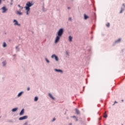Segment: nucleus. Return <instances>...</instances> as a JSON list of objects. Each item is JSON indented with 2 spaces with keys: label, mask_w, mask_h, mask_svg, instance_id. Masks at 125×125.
Here are the masks:
<instances>
[{
  "label": "nucleus",
  "mask_w": 125,
  "mask_h": 125,
  "mask_svg": "<svg viewBox=\"0 0 125 125\" xmlns=\"http://www.w3.org/2000/svg\"><path fill=\"white\" fill-rule=\"evenodd\" d=\"M22 94H23V92H21L20 93H19V94L18 95V96L19 97L21 96V95H22Z\"/></svg>",
  "instance_id": "14"
},
{
  "label": "nucleus",
  "mask_w": 125,
  "mask_h": 125,
  "mask_svg": "<svg viewBox=\"0 0 125 125\" xmlns=\"http://www.w3.org/2000/svg\"><path fill=\"white\" fill-rule=\"evenodd\" d=\"M28 119V116H23V117H20L19 118V120L20 121H22L23 120H26Z\"/></svg>",
  "instance_id": "3"
},
{
  "label": "nucleus",
  "mask_w": 125,
  "mask_h": 125,
  "mask_svg": "<svg viewBox=\"0 0 125 125\" xmlns=\"http://www.w3.org/2000/svg\"><path fill=\"white\" fill-rule=\"evenodd\" d=\"M27 90L29 91V90H30V87H28L27 88Z\"/></svg>",
  "instance_id": "29"
},
{
  "label": "nucleus",
  "mask_w": 125,
  "mask_h": 125,
  "mask_svg": "<svg viewBox=\"0 0 125 125\" xmlns=\"http://www.w3.org/2000/svg\"><path fill=\"white\" fill-rule=\"evenodd\" d=\"M116 103H118V102H117V101H115L114 102V104H116Z\"/></svg>",
  "instance_id": "32"
},
{
  "label": "nucleus",
  "mask_w": 125,
  "mask_h": 125,
  "mask_svg": "<svg viewBox=\"0 0 125 125\" xmlns=\"http://www.w3.org/2000/svg\"><path fill=\"white\" fill-rule=\"evenodd\" d=\"M76 113L77 114V115H80V111L78 110V109H75Z\"/></svg>",
  "instance_id": "10"
},
{
  "label": "nucleus",
  "mask_w": 125,
  "mask_h": 125,
  "mask_svg": "<svg viewBox=\"0 0 125 125\" xmlns=\"http://www.w3.org/2000/svg\"><path fill=\"white\" fill-rule=\"evenodd\" d=\"M18 6H19V7H21V9H23V7L20 6V5L19 4Z\"/></svg>",
  "instance_id": "22"
},
{
  "label": "nucleus",
  "mask_w": 125,
  "mask_h": 125,
  "mask_svg": "<svg viewBox=\"0 0 125 125\" xmlns=\"http://www.w3.org/2000/svg\"><path fill=\"white\" fill-rule=\"evenodd\" d=\"M84 19L85 20L87 19V18H89V17L87 16H86V15L85 14H84Z\"/></svg>",
  "instance_id": "15"
},
{
  "label": "nucleus",
  "mask_w": 125,
  "mask_h": 125,
  "mask_svg": "<svg viewBox=\"0 0 125 125\" xmlns=\"http://www.w3.org/2000/svg\"><path fill=\"white\" fill-rule=\"evenodd\" d=\"M2 9L3 10V12H2L3 13H5V12H6V11H7V9H6L5 7H3L2 8Z\"/></svg>",
  "instance_id": "6"
},
{
  "label": "nucleus",
  "mask_w": 125,
  "mask_h": 125,
  "mask_svg": "<svg viewBox=\"0 0 125 125\" xmlns=\"http://www.w3.org/2000/svg\"><path fill=\"white\" fill-rule=\"evenodd\" d=\"M106 27H110V23L108 22L106 24Z\"/></svg>",
  "instance_id": "19"
},
{
  "label": "nucleus",
  "mask_w": 125,
  "mask_h": 125,
  "mask_svg": "<svg viewBox=\"0 0 125 125\" xmlns=\"http://www.w3.org/2000/svg\"><path fill=\"white\" fill-rule=\"evenodd\" d=\"M38 99L39 98H38V97H35L34 99V101H38Z\"/></svg>",
  "instance_id": "17"
},
{
  "label": "nucleus",
  "mask_w": 125,
  "mask_h": 125,
  "mask_svg": "<svg viewBox=\"0 0 125 125\" xmlns=\"http://www.w3.org/2000/svg\"><path fill=\"white\" fill-rule=\"evenodd\" d=\"M31 6H33V3H31L30 1H28L26 4V6L24 7L25 8L26 10H27V11H30V7Z\"/></svg>",
  "instance_id": "1"
},
{
  "label": "nucleus",
  "mask_w": 125,
  "mask_h": 125,
  "mask_svg": "<svg viewBox=\"0 0 125 125\" xmlns=\"http://www.w3.org/2000/svg\"><path fill=\"white\" fill-rule=\"evenodd\" d=\"M14 22H15V24H14V25H15V26H16V25L20 26V24H18V21H16V20H15L14 21Z\"/></svg>",
  "instance_id": "7"
},
{
  "label": "nucleus",
  "mask_w": 125,
  "mask_h": 125,
  "mask_svg": "<svg viewBox=\"0 0 125 125\" xmlns=\"http://www.w3.org/2000/svg\"><path fill=\"white\" fill-rule=\"evenodd\" d=\"M54 121H55V118H54L53 120V122H54Z\"/></svg>",
  "instance_id": "33"
},
{
  "label": "nucleus",
  "mask_w": 125,
  "mask_h": 125,
  "mask_svg": "<svg viewBox=\"0 0 125 125\" xmlns=\"http://www.w3.org/2000/svg\"><path fill=\"white\" fill-rule=\"evenodd\" d=\"M29 11H30L27 10V12H26V14H27V15H29Z\"/></svg>",
  "instance_id": "26"
},
{
  "label": "nucleus",
  "mask_w": 125,
  "mask_h": 125,
  "mask_svg": "<svg viewBox=\"0 0 125 125\" xmlns=\"http://www.w3.org/2000/svg\"><path fill=\"white\" fill-rule=\"evenodd\" d=\"M45 60L47 63H49V61H48V60H47V59H45Z\"/></svg>",
  "instance_id": "25"
},
{
  "label": "nucleus",
  "mask_w": 125,
  "mask_h": 125,
  "mask_svg": "<svg viewBox=\"0 0 125 125\" xmlns=\"http://www.w3.org/2000/svg\"><path fill=\"white\" fill-rule=\"evenodd\" d=\"M72 40H73V37H72L71 36L69 37V42H72Z\"/></svg>",
  "instance_id": "12"
},
{
  "label": "nucleus",
  "mask_w": 125,
  "mask_h": 125,
  "mask_svg": "<svg viewBox=\"0 0 125 125\" xmlns=\"http://www.w3.org/2000/svg\"><path fill=\"white\" fill-rule=\"evenodd\" d=\"M16 49H17V48H18V46H17V47H16Z\"/></svg>",
  "instance_id": "35"
},
{
  "label": "nucleus",
  "mask_w": 125,
  "mask_h": 125,
  "mask_svg": "<svg viewBox=\"0 0 125 125\" xmlns=\"http://www.w3.org/2000/svg\"><path fill=\"white\" fill-rule=\"evenodd\" d=\"M55 71H56V72H62V71L60 69H55Z\"/></svg>",
  "instance_id": "18"
},
{
  "label": "nucleus",
  "mask_w": 125,
  "mask_h": 125,
  "mask_svg": "<svg viewBox=\"0 0 125 125\" xmlns=\"http://www.w3.org/2000/svg\"><path fill=\"white\" fill-rule=\"evenodd\" d=\"M121 42V39H119L117 40L116 41V42Z\"/></svg>",
  "instance_id": "20"
},
{
  "label": "nucleus",
  "mask_w": 125,
  "mask_h": 125,
  "mask_svg": "<svg viewBox=\"0 0 125 125\" xmlns=\"http://www.w3.org/2000/svg\"><path fill=\"white\" fill-rule=\"evenodd\" d=\"M6 64V63H5V62H3V66H5Z\"/></svg>",
  "instance_id": "23"
},
{
  "label": "nucleus",
  "mask_w": 125,
  "mask_h": 125,
  "mask_svg": "<svg viewBox=\"0 0 125 125\" xmlns=\"http://www.w3.org/2000/svg\"><path fill=\"white\" fill-rule=\"evenodd\" d=\"M125 11V9H123V8H121V10L120 12V13H123V11Z\"/></svg>",
  "instance_id": "16"
},
{
  "label": "nucleus",
  "mask_w": 125,
  "mask_h": 125,
  "mask_svg": "<svg viewBox=\"0 0 125 125\" xmlns=\"http://www.w3.org/2000/svg\"><path fill=\"white\" fill-rule=\"evenodd\" d=\"M68 20H69V21H72V18H69V19H68Z\"/></svg>",
  "instance_id": "27"
},
{
  "label": "nucleus",
  "mask_w": 125,
  "mask_h": 125,
  "mask_svg": "<svg viewBox=\"0 0 125 125\" xmlns=\"http://www.w3.org/2000/svg\"><path fill=\"white\" fill-rule=\"evenodd\" d=\"M17 110H18V108L16 107V108H13L12 110V112H16V111H17Z\"/></svg>",
  "instance_id": "9"
},
{
  "label": "nucleus",
  "mask_w": 125,
  "mask_h": 125,
  "mask_svg": "<svg viewBox=\"0 0 125 125\" xmlns=\"http://www.w3.org/2000/svg\"><path fill=\"white\" fill-rule=\"evenodd\" d=\"M24 114V109H22L20 113V116H22Z\"/></svg>",
  "instance_id": "8"
},
{
  "label": "nucleus",
  "mask_w": 125,
  "mask_h": 125,
  "mask_svg": "<svg viewBox=\"0 0 125 125\" xmlns=\"http://www.w3.org/2000/svg\"><path fill=\"white\" fill-rule=\"evenodd\" d=\"M0 4H1V0H0Z\"/></svg>",
  "instance_id": "30"
},
{
  "label": "nucleus",
  "mask_w": 125,
  "mask_h": 125,
  "mask_svg": "<svg viewBox=\"0 0 125 125\" xmlns=\"http://www.w3.org/2000/svg\"><path fill=\"white\" fill-rule=\"evenodd\" d=\"M104 118H107V114H105L104 116Z\"/></svg>",
  "instance_id": "24"
},
{
  "label": "nucleus",
  "mask_w": 125,
  "mask_h": 125,
  "mask_svg": "<svg viewBox=\"0 0 125 125\" xmlns=\"http://www.w3.org/2000/svg\"><path fill=\"white\" fill-rule=\"evenodd\" d=\"M49 96H50V97L52 98V99L54 100V97H53V96H52V95L50 93L49 94Z\"/></svg>",
  "instance_id": "13"
},
{
  "label": "nucleus",
  "mask_w": 125,
  "mask_h": 125,
  "mask_svg": "<svg viewBox=\"0 0 125 125\" xmlns=\"http://www.w3.org/2000/svg\"><path fill=\"white\" fill-rule=\"evenodd\" d=\"M52 58H55L56 61H58V57L56 55H55V54H53L52 56H51Z\"/></svg>",
  "instance_id": "5"
},
{
  "label": "nucleus",
  "mask_w": 125,
  "mask_h": 125,
  "mask_svg": "<svg viewBox=\"0 0 125 125\" xmlns=\"http://www.w3.org/2000/svg\"><path fill=\"white\" fill-rule=\"evenodd\" d=\"M17 14H18L19 15H22L23 13H22V12H20V11H17Z\"/></svg>",
  "instance_id": "11"
},
{
  "label": "nucleus",
  "mask_w": 125,
  "mask_h": 125,
  "mask_svg": "<svg viewBox=\"0 0 125 125\" xmlns=\"http://www.w3.org/2000/svg\"><path fill=\"white\" fill-rule=\"evenodd\" d=\"M63 29H60L58 32V36H59V37H61L62 35H63Z\"/></svg>",
  "instance_id": "2"
},
{
  "label": "nucleus",
  "mask_w": 125,
  "mask_h": 125,
  "mask_svg": "<svg viewBox=\"0 0 125 125\" xmlns=\"http://www.w3.org/2000/svg\"><path fill=\"white\" fill-rule=\"evenodd\" d=\"M12 4H13V2H11L10 5H12Z\"/></svg>",
  "instance_id": "28"
},
{
  "label": "nucleus",
  "mask_w": 125,
  "mask_h": 125,
  "mask_svg": "<svg viewBox=\"0 0 125 125\" xmlns=\"http://www.w3.org/2000/svg\"><path fill=\"white\" fill-rule=\"evenodd\" d=\"M3 47H5L6 46V43L5 42L3 43Z\"/></svg>",
  "instance_id": "21"
},
{
  "label": "nucleus",
  "mask_w": 125,
  "mask_h": 125,
  "mask_svg": "<svg viewBox=\"0 0 125 125\" xmlns=\"http://www.w3.org/2000/svg\"><path fill=\"white\" fill-rule=\"evenodd\" d=\"M11 2H13V0H11Z\"/></svg>",
  "instance_id": "34"
},
{
  "label": "nucleus",
  "mask_w": 125,
  "mask_h": 125,
  "mask_svg": "<svg viewBox=\"0 0 125 125\" xmlns=\"http://www.w3.org/2000/svg\"><path fill=\"white\" fill-rule=\"evenodd\" d=\"M68 9H70V7H68Z\"/></svg>",
  "instance_id": "36"
},
{
  "label": "nucleus",
  "mask_w": 125,
  "mask_h": 125,
  "mask_svg": "<svg viewBox=\"0 0 125 125\" xmlns=\"http://www.w3.org/2000/svg\"><path fill=\"white\" fill-rule=\"evenodd\" d=\"M114 105H115V103H114V104H113V106H114Z\"/></svg>",
  "instance_id": "37"
},
{
  "label": "nucleus",
  "mask_w": 125,
  "mask_h": 125,
  "mask_svg": "<svg viewBox=\"0 0 125 125\" xmlns=\"http://www.w3.org/2000/svg\"><path fill=\"white\" fill-rule=\"evenodd\" d=\"M60 37L61 36H57L55 41V43H57V42H59V41L60 40Z\"/></svg>",
  "instance_id": "4"
},
{
  "label": "nucleus",
  "mask_w": 125,
  "mask_h": 125,
  "mask_svg": "<svg viewBox=\"0 0 125 125\" xmlns=\"http://www.w3.org/2000/svg\"><path fill=\"white\" fill-rule=\"evenodd\" d=\"M24 125H28V123H27V122H26L25 123H24Z\"/></svg>",
  "instance_id": "31"
}]
</instances>
